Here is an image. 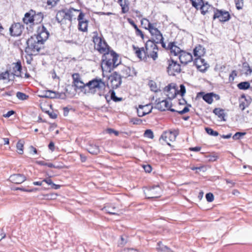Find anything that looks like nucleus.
Wrapping results in <instances>:
<instances>
[{
	"instance_id": "f257e3e1",
	"label": "nucleus",
	"mask_w": 252,
	"mask_h": 252,
	"mask_svg": "<svg viewBox=\"0 0 252 252\" xmlns=\"http://www.w3.org/2000/svg\"><path fill=\"white\" fill-rule=\"evenodd\" d=\"M121 63L119 55L113 51H107L102 56L101 68L103 73L110 72Z\"/></svg>"
},
{
	"instance_id": "f03ea898",
	"label": "nucleus",
	"mask_w": 252,
	"mask_h": 252,
	"mask_svg": "<svg viewBox=\"0 0 252 252\" xmlns=\"http://www.w3.org/2000/svg\"><path fill=\"white\" fill-rule=\"evenodd\" d=\"M87 94H97L99 96H105L106 92V84L100 78H96L86 83Z\"/></svg>"
},
{
	"instance_id": "7ed1b4c3",
	"label": "nucleus",
	"mask_w": 252,
	"mask_h": 252,
	"mask_svg": "<svg viewBox=\"0 0 252 252\" xmlns=\"http://www.w3.org/2000/svg\"><path fill=\"white\" fill-rule=\"evenodd\" d=\"M133 47L136 56L141 59H144L146 56L152 58L154 60H156L158 58V49L157 45L151 41L146 43L145 49Z\"/></svg>"
},
{
	"instance_id": "20e7f679",
	"label": "nucleus",
	"mask_w": 252,
	"mask_h": 252,
	"mask_svg": "<svg viewBox=\"0 0 252 252\" xmlns=\"http://www.w3.org/2000/svg\"><path fill=\"white\" fill-rule=\"evenodd\" d=\"M167 49L170 51L172 56H178L183 64H186L192 60V55L182 50L175 42L169 43Z\"/></svg>"
},
{
	"instance_id": "39448f33",
	"label": "nucleus",
	"mask_w": 252,
	"mask_h": 252,
	"mask_svg": "<svg viewBox=\"0 0 252 252\" xmlns=\"http://www.w3.org/2000/svg\"><path fill=\"white\" fill-rule=\"evenodd\" d=\"M142 24L147 25L146 29H148L152 34L155 42L162 44L163 47H165V44L163 42V38L160 31L155 27L154 24L151 23L147 19H143L141 21Z\"/></svg>"
},
{
	"instance_id": "423d86ee",
	"label": "nucleus",
	"mask_w": 252,
	"mask_h": 252,
	"mask_svg": "<svg viewBox=\"0 0 252 252\" xmlns=\"http://www.w3.org/2000/svg\"><path fill=\"white\" fill-rule=\"evenodd\" d=\"M27 47L26 48V52L32 54L35 52H38L43 47V45L36 35L32 36L27 41Z\"/></svg>"
},
{
	"instance_id": "0eeeda50",
	"label": "nucleus",
	"mask_w": 252,
	"mask_h": 252,
	"mask_svg": "<svg viewBox=\"0 0 252 252\" xmlns=\"http://www.w3.org/2000/svg\"><path fill=\"white\" fill-rule=\"evenodd\" d=\"M93 41L94 44V49L100 53L104 54L109 51V48L105 41L101 37L97 35L94 36Z\"/></svg>"
},
{
	"instance_id": "6e6552de",
	"label": "nucleus",
	"mask_w": 252,
	"mask_h": 252,
	"mask_svg": "<svg viewBox=\"0 0 252 252\" xmlns=\"http://www.w3.org/2000/svg\"><path fill=\"white\" fill-rule=\"evenodd\" d=\"M145 196L148 198H157L161 195L162 189L158 186L146 188L144 190Z\"/></svg>"
},
{
	"instance_id": "1a4fd4ad",
	"label": "nucleus",
	"mask_w": 252,
	"mask_h": 252,
	"mask_svg": "<svg viewBox=\"0 0 252 252\" xmlns=\"http://www.w3.org/2000/svg\"><path fill=\"white\" fill-rule=\"evenodd\" d=\"M178 134V132L176 130L165 131L161 135L159 140L162 143L163 141L170 145V142L174 141Z\"/></svg>"
},
{
	"instance_id": "9d476101",
	"label": "nucleus",
	"mask_w": 252,
	"mask_h": 252,
	"mask_svg": "<svg viewBox=\"0 0 252 252\" xmlns=\"http://www.w3.org/2000/svg\"><path fill=\"white\" fill-rule=\"evenodd\" d=\"M73 82L75 86L80 89L84 94H87L86 84H85L81 80L80 76L78 73H74L72 75Z\"/></svg>"
},
{
	"instance_id": "9b49d317",
	"label": "nucleus",
	"mask_w": 252,
	"mask_h": 252,
	"mask_svg": "<svg viewBox=\"0 0 252 252\" xmlns=\"http://www.w3.org/2000/svg\"><path fill=\"white\" fill-rule=\"evenodd\" d=\"M197 97H202L203 99L207 103L211 104L213 102V98H215L217 100H219L220 96L214 93H209L205 94L204 92H201L197 93Z\"/></svg>"
},
{
	"instance_id": "f8f14e48",
	"label": "nucleus",
	"mask_w": 252,
	"mask_h": 252,
	"mask_svg": "<svg viewBox=\"0 0 252 252\" xmlns=\"http://www.w3.org/2000/svg\"><path fill=\"white\" fill-rule=\"evenodd\" d=\"M12 68L8 70L13 79L15 76L20 77L21 76L22 65L20 61H17L12 64Z\"/></svg>"
},
{
	"instance_id": "ddd939ff",
	"label": "nucleus",
	"mask_w": 252,
	"mask_h": 252,
	"mask_svg": "<svg viewBox=\"0 0 252 252\" xmlns=\"http://www.w3.org/2000/svg\"><path fill=\"white\" fill-rule=\"evenodd\" d=\"M213 18L218 19L220 22H226L229 19L230 15L228 12L215 10Z\"/></svg>"
},
{
	"instance_id": "4468645a",
	"label": "nucleus",
	"mask_w": 252,
	"mask_h": 252,
	"mask_svg": "<svg viewBox=\"0 0 252 252\" xmlns=\"http://www.w3.org/2000/svg\"><path fill=\"white\" fill-rule=\"evenodd\" d=\"M110 85L112 88L116 89L118 88L122 83L121 76L116 72L113 73L109 77Z\"/></svg>"
},
{
	"instance_id": "2eb2a0df",
	"label": "nucleus",
	"mask_w": 252,
	"mask_h": 252,
	"mask_svg": "<svg viewBox=\"0 0 252 252\" xmlns=\"http://www.w3.org/2000/svg\"><path fill=\"white\" fill-rule=\"evenodd\" d=\"M164 92L165 93V95L169 99L174 98L178 92L175 85L173 84H169L166 87L164 88Z\"/></svg>"
},
{
	"instance_id": "dca6fc26",
	"label": "nucleus",
	"mask_w": 252,
	"mask_h": 252,
	"mask_svg": "<svg viewBox=\"0 0 252 252\" xmlns=\"http://www.w3.org/2000/svg\"><path fill=\"white\" fill-rule=\"evenodd\" d=\"M152 106L151 104H146L144 105H139L137 108V112L138 116L143 117L152 112Z\"/></svg>"
},
{
	"instance_id": "f3484780",
	"label": "nucleus",
	"mask_w": 252,
	"mask_h": 252,
	"mask_svg": "<svg viewBox=\"0 0 252 252\" xmlns=\"http://www.w3.org/2000/svg\"><path fill=\"white\" fill-rule=\"evenodd\" d=\"M156 108L160 111H165L166 110H169L172 112H175V110L171 109L170 101L167 100H162L158 101L156 106Z\"/></svg>"
},
{
	"instance_id": "a211bd4d",
	"label": "nucleus",
	"mask_w": 252,
	"mask_h": 252,
	"mask_svg": "<svg viewBox=\"0 0 252 252\" xmlns=\"http://www.w3.org/2000/svg\"><path fill=\"white\" fill-rule=\"evenodd\" d=\"M181 71L180 65L176 62L171 61L168 65L167 71L171 75H174L176 73H179Z\"/></svg>"
},
{
	"instance_id": "6ab92c4d",
	"label": "nucleus",
	"mask_w": 252,
	"mask_h": 252,
	"mask_svg": "<svg viewBox=\"0 0 252 252\" xmlns=\"http://www.w3.org/2000/svg\"><path fill=\"white\" fill-rule=\"evenodd\" d=\"M23 28L22 25L19 23L12 25L9 29L10 34L13 36L20 35L22 32Z\"/></svg>"
},
{
	"instance_id": "aec40b11",
	"label": "nucleus",
	"mask_w": 252,
	"mask_h": 252,
	"mask_svg": "<svg viewBox=\"0 0 252 252\" xmlns=\"http://www.w3.org/2000/svg\"><path fill=\"white\" fill-rule=\"evenodd\" d=\"M49 33L47 29L42 26L41 28H39L38 31V34L36 35V37L41 41L42 45L44 42L49 37Z\"/></svg>"
},
{
	"instance_id": "412c9836",
	"label": "nucleus",
	"mask_w": 252,
	"mask_h": 252,
	"mask_svg": "<svg viewBox=\"0 0 252 252\" xmlns=\"http://www.w3.org/2000/svg\"><path fill=\"white\" fill-rule=\"evenodd\" d=\"M39 16L40 17V19L38 21V22H40L42 20V16L41 15H31L30 13H26L25 15V17L23 18V22L24 23L26 24H28L29 23H34V21L35 20L36 18Z\"/></svg>"
},
{
	"instance_id": "4be33fe9",
	"label": "nucleus",
	"mask_w": 252,
	"mask_h": 252,
	"mask_svg": "<svg viewBox=\"0 0 252 252\" xmlns=\"http://www.w3.org/2000/svg\"><path fill=\"white\" fill-rule=\"evenodd\" d=\"M84 14L82 12H79L78 16V20L79 21V30L85 32L87 30L88 21L84 20Z\"/></svg>"
},
{
	"instance_id": "5701e85b",
	"label": "nucleus",
	"mask_w": 252,
	"mask_h": 252,
	"mask_svg": "<svg viewBox=\"0 0 252 252\" xmlns=\"http://www.w3.org/2000/svg\"><path fill=\"white\" fill-rule=\"evenodd\" d=\"M26 180V177L20 174H15L11 175L9 180L14 184H21Z\"/></svg>"
},
{
	"instance_id": "b1692460",
	"label": "nucleus",
	"mask_w": 252,
	"mask_h": 252,
	"mask_svg": "<svg viewBox=\"0 0 252 252\" xmlns=\"http://www.w3.org/2000/svg\"><path fill=\"white\" fill-rule=\"evenodd\" d=\"M64 12L65 13L64 18L67 19L69 21H71L73 19H76L79 11L73 8H70L65 12L64 11Z\"/></svg>"
},
{
	"instance_id": "393cba45",
	"label": "nucleus",
	"mask_w": 252,
	"mask_h": 252,
	"mask_svg": "<svg viewBox=\"0 0 252 252\" xmlns=\"http://www.w3.org/2000/svg\"><path fill=\"white\" fill-rule=\"evenodd\" d=\"M121 76L124 78H127L134 74V70L130 67L126 66H123L121 70Z\"/></svg>"
},
{
	"instance_id": "a878e982",
	"label": "nucleus",
	"mask_w": 252,
	"mask_h": 252,
	"mask_svg": "<svg viewBox=\"0 0 252 252\" xmlns=\"http://www.w3.org/2000/svg\"><path fill=\"white\" fill-rule=\"evenodd\" d=\"M194 63L197 68L201 71L205 70L207 65L205 60L201 57L195 58Z\"/></svg>"
},
{
	"instance_id": "bb28decb",
	"label": "nucleus",
	"mask_w": 252,
	"mask_h": 252,
	"mask_svg": "<svg viewBox=\"0 0 252 252\" xmlns=\"http://www.w3.org/2000/svg\"><path fill=\"white\" fill-rule=\"evenodd\" d=\"M205 53V48L200 45H198L194 49V56L196 58L201 57Z\"/></svg>"
},
{
	"instance_id": "cd10ccee",
	"label": "nucleus",
	"mask_w": 252,
	"mask_h": 252,
	"mask_svg": "<svg viewBox=\"0 0 252 252\" xmlns=\"http://www.w3.org/2000/svg\"><path fill=\"white\" fill-rule=\"evenodd\" d=\"M201 13L203 14H205L207 13L213 11L214 12L215 9L207 3L205 4H202L200 7Z\"/></svg>"
},
{
	"instance_id": "c85d7f7f",
	"label": "nucleus",
	"mask_w": 252,
	"mask_h": 252,
	"mask_svg": "<svg viewBox=\"0 0 252 252\" xmlns=\"http://www.w3.org/2000/svg\"><path fill=\"white\" fill-rule=\"evenodd\" d=\"M87 150L90 153L93 155H97L100 152L98 146L93 144H89Z\"/></svg>"
},
{
	"instance_id": "c756f323",
	"label": "nucleus",
	"mask_w": 252,
	"mask_h": 252,
	"mask_svg": "<svg viewBox=\"0 0 252 252\" xmlns=\"http://www.w3.org/2000/svg\"><path fill=\"white\" fill-rule=\"evenodd\" d=\"M157 250L158 252H172L169 248L164 245L161 242L158 243Z\"/></svg>"
},
{
	"instance_id": "7c9ffc66",
	"label": "nucleus",
	"mask_w": 252,
	"mask_h": 252,
	"mask_svg": "<svg viewBox=\"0 0 252 252\" xmlns=\"http://www.w3.org/2000/svg\"><path fill=\"white\" fill-rule=\"evenodd\" d=\"M213 112L218 116L219 118H220L221 120L224 121H225L224 117L225 116V114L224 113V111L223 109L220 108H215L213 110Z\"/></svg>"
},
{
	"instance_id": "2f4dec72",
	"label": "nucleus",
	"mask_w": 252,
	"mask_h": 252,
	"mask_svg": "<svg viewBox=\"0 0 252 252\" xmlns=\"http://www.w3.org/2000/svg\"><path fill=\"white\" fill-rule=\"evenodd\" d=\"M107 213L112 215L120 214V211L117 210L115 207H111L109 206H105L103 209Z\"/></svg>"
},
{
	"instance_id": "473e14b6",
	"label": "nucleus",
	"mask_w": 252,
	"mask_h": 252,
	"mask_svg": "<svg viewBox=\"0 0 252 252\" xmlns=\"http://www.w3.org/2000/svg\"><path fill=\"white\" fill-rule=\"evenodd\" d=\"M0 80H6L9 81L11 80H13V79L10 75L9 71L7 70L4 72H2L0 73Z\"/></svg>"
},
{
	"instance_id": "72a5a7b5",
	"label": "nucleus",
	"mask_w": 252,
	"mask_h": 252,
	"mask_svg": "<svg viewBox=\"0 0 252 252\" xmlns=\"http://www.w3.org/2000/svg\"><path fill=\"white\" fill-rule=\"evenodd\" d=\"M243 71L246 75H250L252 72V69L250 68L249 64L245 62L243 63Z\"/></svg>"
},
{
	"instance_id": "f704fd0d",
	"label": "nucleus",
	"mask_w": 252,
	"mask_h": 252,
	"mask_svg": "<svg viewBox=\"0 0 252 252\" xmlns=\"http://www.w3.org/2000/svg\"><path fill=\"white\" fill-rule=\"evenodd\" d=\"M25 142L24 140H20L16 144V148L18 150V153L19 154H23V147Z\"/></svg>"
},
{
	"instance_id": "c9c22d12",
	"label": "nucleus",
	"mask_w": 252,
	"mask_h": 252,
	"mask_svg": "<svg viewBox=\"0 0 252 252\" xmlns=\"http://www.w3.org/2000/svg\"><path fill=\"white\" fill-rule=\"evenodd\" d=\"M240 90H246L250 88V83L248 82H243L239 83L237 85Z\"/></svg>"
},
{
	"instance_id": "e433bc0d",
	"label": "nucleus",
	"mask_w": 252,
	"mask_h": 252,
	"mask_svg": "<svg viewBox=\"0 0 252 252\" xmlns=\"http://www.w3.org/2000/svg\"><path fill=\"white\" fill-rule=\"evenodd\" d=\"M149 86L151 91L157 92L158 90L156 83L153 81H150L149 82Z\"/></svg>"
},
{
	"instance_id": "4c0bfd02",
	"label": "nucleus",
	"mask_w": 252,
	"mask_h": 252,
	"mask_svg": "<svg viewBox=\"0 0 252 252\" xmlns=\"http://www.w3.org/2000/svg\"><path fill=\"white\" fill-rule=\"evenodd\" d=\"M56 20L58 23H61L63 21V11L60 10L56 14Z\"/></svg>"
},
{
	"instance_id": "58836bf2",
	"label": "nucleus",
	"mask_w": 252,
	"mask_h": 252,
	"mask_svg": "<svg viewBox=\"0 0 252 252\" xmlns=\"http://www.w3.org/2000/svg\"><path fill=\"white\" fill-rule=\"evenodd\" d=\"M16 96L18 99L22 100L27 99L29 97V96L26 94H25L20 92L17 93Z\"/></svg>"
},
{
	"instance_id": "ea45409f",
	"label": "nucleus",
	"mask_w": 252,
	"mask_h": 252,
	"mask_svg": "<svg viewBox=\"0 0 252 252\" xmlns=\"http://www.w3.org/2000/svg\"><path fill=\"white\" fill-rule=\"evenodd\" d=\"M191 2L192 5L198 8L199 6H201L202 5L203 1L202 0H190Z\"/></svg>"
},
{
	"instance_id": "a19ab883",
	"label": "nucleus",
	"mask_w": 252,
	"mask_h": 252,
	"mask_svg": "<svg viewBox=\"0 0 252 252\" xmlns=\"http://www.w3.org/2000/svg\"><path fill=\"white\" fill-rule=\"evenodd\" d=\"M206 131L209 135L217 136L219 135V133L217 131H214L212 128L206 127L205 128Z\"/></svg>"
},
{
	"instance_id": "79ce46f5",
	"label": "nucleus",
	"mask_w": 252,
	"mask_h": 252,
	"mask_svg": "<svg viewBox=\"0 0 252 252\" xmlns=\"http://www.w3.org/2000/svg\"><path fill=\"white\" fill-rule=\"evenodd\" d=\"M43 182H46L48 185H50L51 187H52L55 189H57L59 188V186L56 185L54 184V183H53L51 180L49 178H47L46 179L44 180L43 181Z\"/></svg>"
},
{
	"instance_id": "37998d69",
	"label": "nucleus",
	"mask_w": 252,
	"mask_h": 252,
	"mask_svg": "<svg viewBox=\"0 0 252 252\" xmlns=\"http://www.w3.org/2000/svg\"><path fill=\"white\" fill-rule=\"evenodd\" d=\"M144 135L145 137L150 139H153L154 134L153 131L150 129H147L145 131Z\"/></svg>"
},
{
	"instance_id": "c03bdc74",
	"label": "nucleus",
	"mask_w": 252,
	"mask_h": 252,
	"mask_svg": "<svg viewBox=\"0 0 252 252\" xmlns=\"http://www.w3.org/2000/svg\"><path fill=\"white\" fill-rule=\"evenodd\" d=\"M206 157L208 158V161L211 162L216 161L218 158V156L216 155H209L206 156Z\"/></svg>"
},
{
	"instance_id": "a18cd8bd",
	"label": "nucleus",
	"mask_w": 252,
	"mask_h": 252,
	"mask_svg": "<svg viewBox=\"0 0 252 252\" xmlns=\"http://www.w3.org/2000/svg\"><path fill=\"white\" fill-rule=\"evenodd\" d=\"M120 5L122 7V11L123 13H126L128 11V6L126 3H121Z\"/></svg>"
},
{
	"instance_id": "49530a36",
	"label": "nucleus",
	"mask_w": 252,
	"mask_h": 252,
	"mask_svg": "<svg viewBox=\"0 0 252 252\" xmlns=\"http://www.w3.org/2000/svg\"><path fill=\"white\" fill-rule=\"evenodd\" d=\"M235 4L238 9H240L243 6V0H236Z\"/></svg>"
},
{
	"instance_id": "de8ad7c7",
	"label": "nucleus",
	"mask_w": 252,
	"mask_h": 252,
	"mask_svg": "<svg viewBox=\"0 0 252 252\" xmlns=\"http://www.w3.org/2000/svg\"><path fill=\"white\" fill-rule=\"evenodd\" d=\"M206 198L207 201L211 202L214 200V195L212 193H208L206 195Z\"/></svg>"
},
{
	"instance_id": "09e8293b",
	"label": "nucleus",
	"mask_w": 252,
	"mask_h": 252,
	"mask_svg": "<svg viewBox=\"0 0 252 252\" xmlns=\"http://www.w3.org/2000/svg\"><path fill=\"white\" fill-rule=\"evenodd\" d=\"M246 134L245 132H236L233 136V139L234 140L239 139L240 137L242 136L245 135Z\"/></svg>"
},
{
	"instance_id": "8fccbe9b",
	"label": "nucleus",
	"mask_w": 252,
	"mask_h": 252,
	"mask_svg": "<svg viewBox=\"0 0 252 252\" xmlns=\"http://www.w3.org/2000/svg\"><path fill=\"white\" fill-rule=\"evenodd\" d=\"M180 90L179 92V93H180L182 96H183L185 93H186V88L184 85L182 84L180 86ZM178 93V92H177Z\"/></svg>"
},
{
	"instance_id": "3c124183",
	"label": "nucleus",
	"mask_w": 252,
	"mask_h": 252,
	"mask_svg": "<svg viewBox=\"0 0 252 252\" xmlns=\"http://www.w3.org/2000/svg\"><path fill=\"white\" fill-rule=\"evenodd\" d=\"M59 0H47V4L51 6H55Z\"/></svg>"
},
{
	"instance_id": "603ef678",
	"label": "nucleus",
	"mask_w": 252,
	"mask_h": 252,
	"mask_svg": "<svg viewBox=\"0 0 252 252\" xmlns=\"http://www.w3.org/2000/svg\"><path fill=\"white\" fill-rule=\"evenodd\" d=\"M143 168L145 170V172L150 173L152 171V167L149 164L143 165Z\"/></svg>"
},
{
	"instance_id": "864d4df0",
	"label": "nucleus",
	"mask_w": 252,
	"mask_h": 252,
	"mask_svg": "<svg viewBox=\"0 0 252 252\" xmlns=\"http://www.w3.org/2000/svg\"><path fill=\"white\" fill-rule=\"evenodd\" d=\"M108 133L109 134L114 133L115 135H118L119 134V132L117 131H116L113 129L109 128L107 130Z\"/></svg>"
},
{
	"instance_id": "5fc2aeb1",
	"label": "nucleus",
	"mask_w": 252,
	"mask_h": 252,
	"mask_svg": "<svg viewBox=\"0 0 252 252\" xmlns=\"http://www.w3.org/2000/svg\"><path fill=\"white\" fill-rule=\"evenodd\" d=\"M15 112L13 110H11L8 111L6 114H4L3 116L5 118H8L11 116L12 115L14 114Z\"/></svg>"
},
{
	"instance_id": "6e6d98bb",
	"label": "nucleus",
	"mask_w": 252,
	"mask_h": 252,
	"mask_svg": "<svg viewBox=\"0 0 252 252\" xmlns=\"http://www.w3.org/2000/svg\"><path fill=\"white\" fill-rule=\"evenodd\" d=\"M133 124L138 125L141 123V121L138 119H133L130 121Z\"/></svg>"
},
{
	"instance_id": "4d7b16f0",
	"label": "nucleus",
	"mask_w": 252,
	"mask_h": 252,
	"mask_svg": "<svg viewBox=\"0 0 252 252\" xmlns=\"http://www.w3.org/2000/svg\"><path fill=\"white\" fill-rule=\"evenodd\" d=\"M189 111V109L187 107H185L182 110L180 111H177L179 114H183L187 112H188Z\"/></svg>"
},
{
	"instance_id": "13d9d810",
	"label": "nucleus",
	"mask_w": 252,
	"mask_h": 252,
	"mask_svg": "<svg viewBox=\"0 0 252 252\" xmlns=\"http://www.w3.org/2000/svg\"><path fill=\"white\" fill-rule=\"evenodd\" d=\"M111 96L112 99H113L114 101H118L121 100V98H117L115 96V93L114 92H112L111 94Z\"/></svg>"
},
{
	"instance_id": "bf43d9fd",
	"label": "nucleus",
	"mask_w": 252,
	"mask_h": 252,
	"mask_svg": "<svg viewBox=\"0 0 252 252\" xmlns=\"http://www.w3.org/2000/svg\"><path fill=\"white\" fill-rule=\"evenodd\" d=\"M189 150L190 151H192L194 152H198L201 150L200 147H191L189 148Z\"/></svg>"
},
{
	"instance_id": "052dcab7",
	"label": "nucleus",
	"mask_w": 252,
	"mask_h": 252,
	"mask_svg": "<svg viewBox=\"0 0 252 252\" xmlns=\"http://www.w3.org/2000/svg\"><path fill=\"white\" fill-rule=\"evenodd\" d=\"M123 252H138L136 250L133 249H125Z\"/></svg>"
},
{
	"instance_id": "680f3d73",
	"label": "nucleus",
	"mask_w": 252,
	"mask_h": 252,
	"mask_svg": "<svg viewBox=\"0 0 252 252\" xmlns=\"http://www.w3.org/2000/svg\"><path fill=\"white\" fill-rule=\"evenodd\" d=\"M5 237V234L3 232V230L0 229V241Z\"/></svg>"
},
{
	"instance_id": "e2e57ef3",
	"label": "nucleus",
	"mask_w": 252,
	"mask_h": 252,
	"mask_svg": "<svg viewBox=\"0 0 252 252\" xmlns=\"http://www.w3.org/2000/svg\"><path fill=\"white\" fill-rule=\"evenodd\" d=\"M48 147L51 151H53L54 150V143L51 142L48 145Z\"/></svg>"
},
{
	"instance_id": "0e129e2a",
	"label": "nucleus",
	"mask_w": 252,
	"mask_h": 252,
	"mask_svg": "<svg viewBox=\"0 0 252 252\" xmlns=\"http://www.w3.org/2000/svg\"><path fill=\"white\" fill-rule=\"evenodd\" d=\"M239 107L242 110H244L245 108V103L244 102H242L240 103Z\"/></svg>"
},
{
	"instance_id": "69168bd1",
	"label": "nucleus",
	"mask_w": 252,
	"mask_h": 252,
	"mask_svg": "<svg viewBox=\"0 0 252 252\" xmlns=\"http://www.w3.org/2000/svg\"><path fill=\"white\" fill-rule=\"evenodd\" d=\"M30 149L31 151H32L34 154H37V150L33 146H31L30 147Z\"/></svg>"
},
{
	"instance_id": "338daca9",
	"label": "nucleus",
	"mask_w": 252,
	"mask_h": 252,
	"mask_svg": "<svg viewBox=\"0 0 252 252\" xmlns=\"http://www.w3.org/2000/svg\"><path fill=\"white\" fill-rule=\"evenodd\" d=\"M52 78L55 79H59V77L57 75L55 71L54 70L53 72H52Z\"/></svg>"
},
{
	"instance_id": "774afa93",
	"label": "nucleus",
	"mask_w": 252,
	"mask_h": 252,
	"mask_svg": "<svg viewBox=\"0 0 252 252\" xmlns=\"http://www.w3.org/2000/svg\"><path fill=\"white\" fill-rule=\"evenodd\" d=\"M232 193L234 195H238L240 194L239 191L237 189L233 190Z\"/></svg>"
}]
</instances>
